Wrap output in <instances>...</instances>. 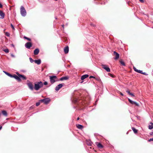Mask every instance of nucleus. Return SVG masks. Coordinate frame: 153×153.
I'll return each mask as SVG.
<instances>
[{"mask_svg":"<svg viewBox=\"0 0 153 153\" xmlns=\"http://www.w3.org/2000/svg\"><path fill=\"white\" fill-rule=\"evenodd\" d=\"M43 84L41 81H39L36 82L34 85L35 89L36 90H38L40 88L42 87Z\"/></svg>","mask_w":153,"mask_h":153,"instance_id":"1","label":"nucleus"},{"mask_svg":"<svg viewBox=\"0 0 153 153\" xmlns=\"http://www.w3.org/2000/svg\"><path fill=\"white\" fill-rule=\"evenodd\" d=\"M21 14L23 16H25L26 15V11L24 7L22 6L20 8Z\"/></svg>","mask_w":153,"mask_h":153,"instance_id":"2","label":"nucleus"},{"mask_svg":"<svg viewBox=\"0 0 153 153\" xmlns=\"http://www.w3.org/2000/svg\"><path fill=\"white\" fill-rule=\"evenodd\" d=\"M50 81L52 84H53L54 82L57 80V77L56 76H50Z\"/></svg>","mask_w":153,"mask_h":153,"instance_id":"3","label":"nucleus"},{"mask_svg":"<svg viewBox=\"0 0 153 153\" xmlns=\"http://www.w3.org/2000/svg\"><path fill=\"white\" fill-rule=\"evenodd\" d=\"M40 101L43 102L45 104H47L50 101V100L49 99L47 98L41 100Z\"/></svg>","mask_w":153,"mask_h":153,"instance_id":"4","label":"nucleus"},{"mask_svg":"<svg viewBox=\"0 0 153 153\" xmlns=\"http://www.w3.org/2000/svg\"><path fill=\"white\" fill-rule=\"evenodd\" d=\"M102 66L103 68L105 69L108 72H110V69L107 65H102Z\"/></svg>","mask_w":153,"mask_h":153,"instance_id":"5","label":"nucleus"},{"mask_svg":"<svg viewBox=\"0 0 153 153\" xmlns=\"http://www.w3.org/2000/svg\"><path fill=\"white\" fill-rule=\"evenodd\" d=\"M25 46L26 48L29 49L32 46V43L30 42H27L25 44Z\"/></svg>","mask_w":153,"mask_h":153,"instance_id":"6","label":"nucleus"},{"mask_svg":"<svg viewBox=\"0 0 153 153\" xmlns=\"http://www.w3.org/2000/svg\"><path fill=\"white\" fill-rule=\"evenodd\" d=\"M16 74L17 75L19 76L20 77V78H21L23 80H26V77L24 75L19 74L18 73L16 72Z\"/></svg>","mask_w":153,"mask_h":153,"instance_id":"7","label":"nucleus"},{"mask_svg":"<svg viewBox=\"0 0 153 153\" xmlns=\"http://www.w3.org/2000/svg\"><path fill=\"white\" fill-rule=\"evenodd\" d=\"M62 84H60L56 86L55 88V90L56 91H58L60 88L62 87L63 86Z\"/></svg>","mask_w":153,"mask_h":153,"instance_id":"8","label":"nucleus"},{"mask_svg":"<svg viewBox=\"0 0 153 153\" xmlns=\"http://www.w3.org/2000/svg\"><path fill=\"white\" fill-rule=\"evenodd\" d=\"M29 88L31 90H33V87L32 84L31 82L28 83L27 84Z\"/></svg>","mask_w":153,"mask_h":153,"instance_id":"9","label":"nucleus"},{"mask_svg":"<svg viewBox=\"0 0 153 153\" xmlns=\"http://www.w3.org/2000/svg\"><path fill=\"white\" fill-rule=\"evenodd\" d=\"M12 77L14 78L17 80L19 81H21V79L20 78V77L19 76H17L16 75H12Z\"/></svg>","mask_w":153,"mask_h":153,"instance_id":"10","label":"nucleus"},{"mask_svg":"<svg viewBox=\"0 0 153 153\" xmlns=\"http://www.w3.org/2000/svg\"><path fill=\"white\" fill-rule=\"evenodd\" d=\"M114 53L115 55L116 56L114 59H118L119 58V54L115 51L114 52Z\"/></svg>","mask_w":153,"mask_h":153,"instance_id":"11","label":"nucleus"},{"mask_svg":"<svg viewBox=\"0 0 153 153\" xmlns=\"http://www.w3.org/2000/svg\"><path fill=\"white\" fill-rule=\"evenodd\" d=\"M89 75L88 74H85L84 75H82L81 77V79L82 80H83L87 78L88 76Z\"/></svg>","mask_w":153,"mask_h":153,"instance_id":"12","label":"nucleus"},{"mask_svg":"<svg viewBox=\"0 0 153 153\" xmlns=\"http://www.w3.org/2000/svg\"><path fill=\"white\" fill-rule=\"evenodd\" d=\"M64 51L65 53H67L69 51V48L68 46H66L64 49Z\"/></svg>","mask_w":153,"mask_h":153,"instance_id":"13","label":"nucleus"},{"mask_svg":"<svg viewBox=\"0 0 153 153\" xmlns=\"http://www.w3.org/2000/svg\"><path fill=\"white\" fill-rule=\"evenodd\" d=\"M134 70L135 71H136V72H137L138 73H140L141 74H142L143 72V71H140V70H138L137 69H136V68H135V67H134Z\"/></svg>","mask_w":153,"mask_h":153,"instance_id":"14","label":"nucleus"},{"mask_svg":"<svg viewBox=\"0 0 153 153\" xmlns=\"http://www.w3.org/2000/svg\"><path fill=\"white\" fill-rule=\"evenodd\" d=\"M4 13L2 11H0V16H1V18L3 19L4 17Z\"/></svg>","mask_w":153,"mask_h":153,"instance_id":"15","label":"nucleus"},{"mask_svg":"<svg viewBox=\"0 0 153 153\" xmlns=\"http://www.w3.org/2000/svg\"><path fill=\"white\" fill-rule=\"evenodd\" d=\"M39 52V49L38 48L35 49L34 51V53L35 55H36L38 54Z\"/></svg>","mask_w":153,"mask_h":153,"instance_id":"16","label":"nucleus"},{"mask_svg":"<svg viewBox=\"0 0 153 153\" xmlns=\"http://www.w3.org/2000/svg\"><path fill=\"white\" fill-rule=\"evenodd\" d=\"M96 145H97V147L100 148H102V146L100 143H98L97 142L96 143Z\"/></svg>","mask_w":153,"mask_h":153,"instance_id":"17","label":"nucleus"},{"mask_svg":"<svg viewBox=\"0 0 153 153\" xmlns=\"http://www.w3.org/2000/svg\"><path fill=\"white\" fill-rule=\"evenodd\" d=\"M34 62L37 65H39L41 63V60L40 59H39L37 60H34Z\"/></svg>","mask_w":153,"mask_h":153,"instance_id":"18","label":"nucleus"},{"mask_svg":"<svg viewBox=\"0 0 153 153\" xmlns=\"http://www.w3.org/2000/svg\"><path fill=\"white\" fill-rule=\"evenodd\" d=\"M77 127L79 129H82L83 128V126L80 124H77L76 125Z\"/></svg>","mask_w":153,"mask_h":153,"instance_id":"19","label":"nucleus"},{"mask_svg":"<svg viewBox=\"0 0 153 153\" xmlns=\"http://www.w3.org/2000/svg\"><path fill=\"white\" fill-rule=\"evenodd\" d=\"M149 128L150 129H152L153 128V123H151L149 125Z\"/></svg>","mask_w":153,"mask_h":153,"instance_id":"20","label":"nucleus"},{"mask_svg":"<svg viewBox=\"0 0 153 153\" xmlns=\"http://www.w3.org/2000/svg\"><path fill=\"white\" fill-rule=\"evenodd\" d=\"M68 77L67 76L62 77L60 79V80H66L68 79Z\"/></svg>","mask_w":153,"mask_h":153,"instance_id":"21","label":"nucleus"},{"mask_svg":"<svg viewBox=\"0 0 153 153\" xmlns=\"http://www.w3.org/2000/svg\"><path fill=\"white\" fill-rule=\"evenodd\" d=\"M3 72L5 73V74H6L7 75V76H8L11 77H12V75L11 74H10V73H8V72H6V71H3Z\"/></svg>","mask_w":153,"mask_h":153,"instance_id":"22","label":"nucleus"},{"mask_svg":"<svg viewBox=\"0 0 153 153\" xmlns=\"http://www.w3.org/2000/svg\"><path fill=\"white\" fill-rule=\"evenodd\" d=\"M131 103L132 104H135L136 106H138L139 105L138 104L137 102L133 101H132Z\"/></svg>","mask_w":153,"mask_h":153,"instance_id":"23","label":"nucleus"},{"mask_svg":"<svg viewBox=\"0 0 153 153\" xmlns=\"http://www.w3.org/2000/svg\"><path fill=\"white\" fill-rule=\"evenodd\" d=\"M2 113L3 115L5 116H7V112L5 111H2Z\"/></svg>","mask_w":153,"mask_h":153,"instance_id":"24","label":"nucleus"},{"mask_svg":"<svg viewBox=\"0 0 153 153\" xmlns=\"http://www.w3.org/2000/svg\"><path fill=\"white\" fill-rule=\"evenodd\" d=\"M132 130L133 131H134V133H137V130L136 129L132 127Z\"/></svg>","mask_w":153,"mask_h":153,"instance_id":"25","label":"nucleus"},{"mask_svg":"<svg viewBox=\"0 0 153 153\" xmlns=\"http://www.w3.org/2000/svg\"><path fill=\"white\" fill-rule=\"evenodd\" d=\"M120 63L122 65H123L124 66H125V63H124V62L123 61H122V60L120 61Z\"/></svg>","mask_w":153,"mask_h":153,"instance_id":"26","label":"nucleus"},{"mask_svg":"<svg viewBox=\"0 0 153 153\" xmlns=\"http://www.w3.org/2000/svg\"><path fill=\"white\" fill-rule=\"evenodd\" d=\"M4 51L6 53H7L9 52V50L8 49H5L4 50Z\"/></svg>","mask_w":153,"mask_h":153,"instance_id":"27","label":"nucleus"},{"mask_svg":"<svg viewBox=\"0 0 153 153\" xmlns=\"http://www.w3.org/2000/svg\"><path fill=\"white\" fill-rule=\"evenodd\" d=\"M29 59L31 63H33V62H34V61L33 59L31 58H30Z\"/></svg>","mask_w":153,"mask_h":153,"instance_id":"28","label":"nucleus"},{"mask_svg":"<svg viewBox=\"0 0 153 153\" xmlns=\"http://www.w3.org/2000/svg\"><path fill=\"white\" fill-rule=\"evenodd\" d=\"M5 35L8 37H9L10 36V34L7 32L5 33Z\"/></svg>","mask_w":153,"mask_h":153,"instance_id":"29","label":"nucleus"},{"mask_svg":"<svg viewBox=\"0 0 153 153\" xmlns=\"http://www.w3.org/2000/svg\"><path fill=\"white\" fill-rule=\"evenodd\" d=\"M24 38L26 39H27V40H29V41H31V39L29 38H28L26 36H24Z\"/></svg>","mask_w":153,"mask_h":153,"instance_id":"30","label":"nucleus"},{"mask_svg":"<svg viewBox=\"0 0 153 153\" xmlns=\"http://www.w3.org/2000/svg\"><path fill=\"white\" fill-rule=\"evenodd\" d=\"M40 101L39 102H38L36 103V106H39L40 105Z\"/></svg>","mask_w":153,"mask_h":153,"instance_id":"31","label":"nucleus"},{"mask_svg":"<svg viewBox=\"0 0 153 153\" xmlns=\"http://www.w3.org/2000/svg\"><path fill=\"white\" fill-rule=\"evenodd\" d=\"M48 84V82L46 81H45L44 82L43 84H44L45 85H46Z\"/></svg>","mask_w":153,"mask_h":153,"instance_id":"32","label":"nucleus"},{"mask_svg":"<svg viewBox=\"0 0 153 153\" xmlns=\"http://www.w3.org/2000/svg\"><path fill=\"white\" fill-rule=\"evenodd\" d=\"M11 27L12 28V29L13 30H14L15 29L14 27L12 24H11Z\"/></svg>","mask_w":153,"mask_h":153,"instance_id":"33","label":"nucleus"},{"mask_svg":"<svg viewBox=\"0 0 153 153\" xmlns=\"http://www.w3.org/2000/svg\"><path fill=\"white\" fill-rule=\"evenodd\" d=\"M126 92H127L129 95L131 93L128 90L126 91Z\"/></svg>","mask_w":153,"mask_h":153,"instance_id":"34","label":"nucleus"},{"mask_svg":"<svg viewBox=\"0 0 153 153\" xmlns=\"http://www.w3.org/2000/svg\"><path fill=\"white\" fill-rule=\"evenodd\" d=\"M142 74H144V75H147L148 74H146V72H143Z\"/></svg>","mask_w":153,"mask_h":153,"instance_id":"35","label":"nucleus"},{"mask_svg":"<svg viewBox=\"0 0 153 153\" xmlns=\"http://www.w3.org/2000/svg\"><path fill=\"white\" fill-rule=\"evenodd\" d=\"M132 97H134V95L133 93H131L130 94H129Z\"/></svg>","mask_w":153,"mask_h":153,"instance_id":"36","label":"nucleus"},{"mask_svg":"<svg viewBox=\"0 0 153 153\" xmlns=\"http://www.w3.org/2000/svg\"><path fill=\"white\" fill-rule=\"evenodd\" d=\"M91 78H95V77L94 76H90L89 77V78L91 79Z\"/></svg>","mask_w":153,"mask_h":153,"instance_id":"37","label":"nucleus"},{"mask_svg":"<svg viewBox=\"0 0 153 153\" xmlns=\"http://www.w3.org/2000/svg\"><path fill=\"white\" fill-rule=\"evenodd\" d=\"M128 100L129 101V102L131 103V102H132V100H130V99L128 98Z\"/></svg>","mask_w":153,"mask_h":153,"instance_id":"38","label":"nucleus"},{"mask_svg":"<svg viewBox=\"0 0 153 153\" xmlns=\"http://www.w3.org/2000/svg\"><path fill=\"white\" fill-rule=\"evenodd\" d=\"M149 141H153V138H150V139L149 140Z\"/></svg>","mask_w":153,"mask_h":153,"instance_id":"39","label":"nucleus"},{"mask_svg":"<svg viewBox=\"0 0 153 153\" xmlns=\"http://www.w3.org/2000/svg\"><path fill=\"white\" fill-rule=\"evenodd\" d=\"M11 56L12 57H15V56L13 55V54H11Z\"/></svg>","mask_w":153,"mask_h":153,"instance_id":"40","label":"nucleus"},{"mask_svg":"<svg viewBox=\"0 0 153 153\" xmlns=\"http://www.w3.org/2000/svg\"><path fill=\"white\" fill-rule=\"evenodd\" d=\"M139 1L141 2H144L143 0H139Z\"/></svg>","mask_w":153,"mask_h":153,"instance_id":"41","label":"nucleus"},{"mask_svg":"<svg viewBox=\"0 0 153 153\" xmlns=\"http://www.w3.org/2000/svg\"><path fill=\"white\" fill-rule=\"evenodd\" d=\"M150 135H153V131L152 132H151L150 133Z\"/></svg>","mask_w":153,"mask_h":153,"instance_id":"42","label":"nucleus"},{"mask_svg":"<svg viewBox=\"0 0 153 153\" xmlns=\"http://www.w3.org/2000/svg\"><path fill=\"white\" fill-rule=\"evenodd\" d=\"M120 94L122 96H123V94H122V93L120 92Z\"/></svg>","mask_w":153,"mask_h":153,"instance_id":"43","label":"nucleus"},{"mask_svg":"<svg viewBox=\"0 0 153 153\" xmlns=\"http://www.w3.org/2000/svg\"><path fill=\"white\" fill-rule=\"evenodd\" d=\"M79 117H78L77 119V120H79Z\"/></svg>","mask_w":153,"mask_h":153,"instance_id":"44","label":"nucleus"},{"mask_svg":"<svg viewBox=\"0 0 153 153\" xmlns=\"http://www.w3.org/2000/svg\"><path fill=\"white\" fill-rule=\"evenodd\" d=\"M1 128H2V126H1L0 127V130L1 129Z\"/></svg>","mask_w":153,"mask_h":153,"instance_id":"45","label":"nucleus"},{"mask_svg":"<svg viewBox=\"0 0 153 153\" xmlns=\"http://www.w3.org/2000/svg\"><path fill=\"white\" fill-rule=\"evenodd\" d=\"M64 25H62V27H63V28L64 27Z\"/></svg>","mask_w":153,"mask_h":153,"instance_id":"46","label":"nucleus"},{"mask_svg":"<svg viewBox=\"0 0 153 153\" xmlns=\"http://www.w3.org/2000/svg\"><path fill=\"white\" fill-rule=\"evenodd\" d=\"M152 74L153 75V72L152 73Z\"/></svg>","mask_w":153,"mask_h":153,"instance_id":"47","label":"nucleus"},{"mask_svg":"<svg viewBox=\"0 0 153 153\" xmlns=\"http://www.w3.org/2000/svg\"><path fill=\"white\" fill-rule=\"evenodd\" d=\"M55 0V1H57V0Z\"/></svg>","mask_w":153,"mask_h":153,"instance_id":"48","label":"nucleus"},{"mask_svg":"<svg viewBox=\"0 0 153 153\" xmlns=\"http://www.w3.org/2000/svg\"><path fill=\"white\" fill-rule=\"evenodd\" d=\"M152 28H153V27H152Z\"/></svg>","mask_w":153,"mask_h":153,"instance_id":"49","label":"nucleus"}]
</instances>
